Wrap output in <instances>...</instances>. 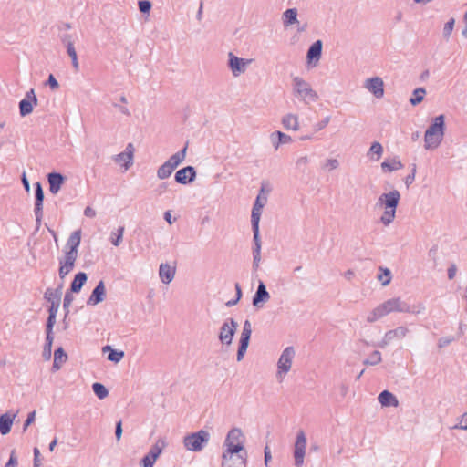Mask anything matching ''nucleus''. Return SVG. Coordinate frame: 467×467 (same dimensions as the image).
Returning a JSON list of instances; mask_svg holds the SVG:
<instances>
[{
	"label": "nucleus",
	"mask_w": 467,
	"mask_h": 467,
	"mask_svg": "<svg viewBox=\"0 0 467 467\" xmlns=\"http://www.w3.org/2000/svg\"><path fill=\"white\" fill-rule=\"evenodd\" d=\"M425 310L426 306L422 302L410 305L406 301L402 300L401 297H392L372 309L367 316L366 320L368 323H374L394 312L420 315L424 313Z\"/></svg>",
	"instance_id": "f257e3e1"
},
{
	"label": "nucleus",
	"mask_w": 467,
	"mask_h": 467,
	"mask_svg": "<svg viewBox=\"0 0 467 467\" xmlns=\"http://www.w3.org/2000/svg\"><path fill=\"white\" fill-rule=\"evenodd\" d=\"M80 240L81 230H76L67 241L63 249L64 255L59 259L58 275L62 280L74 269Z\"/></svg>",
	"instance_id": "f03ea898"
},
{
	"label": "nucleus",
	"mask_w": 467,
	"mask_h": 467,
	"mask_svg": "<svg viewBox=\"0 0 467 467\" xmlns=\"http://www.w3.org/2000/svg\"><path fill=\"white\" fill-rule=\"evenodd\" d=\"M400 200V193L398 190L383 192L379 196L375 208L383 212L379 221L384 226H389L394 222Z\"/></svg>",
	"instance_id": "7ed1b4c3"
},
{
	"label": "nucleus",
	"mask_w": 467,
	"mask_h": 467,
	"mask_svg": "<svg viewBox=\"0 0 467 467\" xmlns=\"http://www.w3.org/2000/svg\"><path fill=\"white\" fill-rule=\"evenodd\" d=\"M291 91L292 95L305 105L315 103L319 99L312 85L297 75H291Z\"/></svg>",
	"instance_id": "20e7f679"
},
{
	"label": "nucleus",
	"mask_w": 467,
	"mask_h": 467,
	"mask_svg": "<svg viewBox=\"0 0 467 467\" xmlns=\"http://www.w3.org/2000/svg\"><path fill=\"white\" fill-rule=\"evenodd\" d=\"M445 132V118L439 115L429 126L424 135V148L426 150L437 149L443 140Z\"/></svg>",
	"instance_id": "39448f33"
},
{
	"label": "nucleus",
	"mask_w": 467,
	"mask_h": 467,
	"mask_svg": "<svg viewBox=\"0 0 467 467\" xmlns=\"http://www.w3.org/2000/svg\"><path fill=\"white\" fill-rule=\"evenodd\" d=\"M243 431L239 428H233L226 435L223 442V454L241 455L240 452L244 451L243 445Z\"/></svg>",
	"instance_id": "423d86ee"
},
{
	"label": "nucleus",
	"mask_w": 467,
	"mask_h": 467,
	"mask_svg": "<svg viewBox=\"0 0 467 467\" xmlns=\"http://www.w3.org/2000/svg\"><path fill=\"white\" fill-rule=\"evenodd\" d=\"M211 435L206 430H200L190 433L183 438V445L191 451H201L209 442Z\"/></svg>",
	"instance_id": "0eeeda50"
},
{
	"label": "nucleus",
	"mask_w": 467,
	"mask_h": 467,
	"mask_svg": "<svg viewBox=\"0 0 467 467\" xmlns=\"http://www.w3.org/2000/svg\"><path fill=\"white\" fill-rule=\"evenodd\" d=\"M296 356V351L293 347H286L281 353L277 361L276 379L282 382L290 371L292 363Z\"/></svg>",
	"instance_id": "6e6552de"
},
{
	"label": "nucleus",
	"mask_w": 467,
	"mask_h": 467,
	"mask_svg": "<svg viewBox=\"0 0 467 467\" xmlns=\"http://www.w3.org/2000/svg\"><path fill=\"white\" fill-rule=\"evenodd\" d=\"M134 153V145L132 143H129L122 152L114 155L112 159L117 165L123 168V170L126 171L133 165Z\"/></svg>",
	"instance_id": "1a4fd4ad"
},
{
	"label": "nucleus",
	"mask_w": 467,
	"mask_h": 467,
	"mask_svg": "<svg viewBox=\"0 0 467 467\" xmlns=\"http://www.w3.org/2000/svg\"><path fill=\"white\" fill-rule=\"evenodd\" d=\"M251 62V59L240 58L237 56H235L233 52L228 53L227 65L231 73L235 78L245 73Z\"/></svg>",
	"instance_id": "9d476101"
},
{
	"label": "nucleus",
	"mask_w": 467,
	"mask_h": 467,
	"mask_svg": "<svg viewBox=\"0 0 467 467\" xmlns=\"http://www.w3.org/2000/svg\"><path fill=\"white\" fill-rule=\"evenodd\" d=\"M306 448V437L303 430L298 431L294 448L295 464L296 467H302Z\"/></svg>",
	"instance_id": "9b49d317"
},
{
	"label": "nucleus",
	"mask_w": 467,
	"mask_h": 467,
	"mask_svg": "<svg viewBox=\"0 0 467 467\" xmlns=\"http://www.w3.org/2000/svg\"><path fill=\"white\" fill-rule=\"evenodd\" d=\"M238 323L234 319L230 318L225 321L219 332V340L222 344L230 346L233 342V338L237 330Z\"/></svg>",
	"instance_id": "f8f14e48"
},
{
	"label": "nucleus",
	"mask_w": 467,
	"mask_h": 467,
	"mask_svg": "<svg viewBox=\"0 0 467 467\" xmlns=\"http://www.w3.org/2000/svg\"><path fill=\"white\" fill-rule=\"evenodd\" d=\"M252 335V325L251 322L247 319L244 321L243 326V330L240 336L239 348L237 351V361H241L244 354L248 348L250 337Z\"/></svg>",
	"instance_id": "ddd939ff"
},
{
	"label": "nucleus",
	"mask_w": 467,
	"mask_h": 467,
	"mask_svg": "<svg viewBox=\"0 0 467 467\" xmlns=\"http://www.w3.org/2000/svg\"><path fill=\"white\" fill-rule=\"evenodd\" d=\"M35 187V208L34 213L36 216V228L38 229L42 219H43V202H44V191L42 184L37 182L34 184Z\"/></svg>",
	"instance_id": "4468645a"
},
{
	"label": "nucleus",
	"mask_w": 467,
	"mask_h": 467,
	"mask_svg": "<svg viewBox=\"0 0 467 467\" xmlns=\"http://www.w3.org/2000/svg\"><path fill=\"white\" fill-rule=\"evenodd\" d=\"M409 333V329L406 327L400 326L394 329L389 330L385 333L381 341L378 343V347L384 348L394 340H401Z\"/></svg>",
	"instance_id": "2eb2a0df"
},
{
	"label": "nucleus",
	"mask_w": 467,
	"mask_h": 467,
	"mask_svg": "<svg viewBox=\"0 0 467 467\" xmlns=\"http://www.w3.org/2000/svg\"><path fill=\"white\" fill-rule=\"evenodd\" d=\"M37 98L35 95V91L31 88L26 93L25 98L19 102V113L21 117H26L32 113L34 106L37 105Z\"/></svg>",
	"instance_id": "dca6fc26"
},
{
	"label": "nucleus",
	"mask_w": 467,
	"mask_h": 467,
	"mask_svg": "<svg viewBox=\"0 0 467 467\" xmlns=\"http://www.w3.org/2000/svg\"><path fill=\"white\" fill-rule=\"evenodd\" d=\"M364 88L377 99H381L384 96V82L379 77L367 78L364 81Z\"/></svg>",
	"instance_id": "f3484780"
},
{
	"label": "nucleus",
	"mask_w": 467,
	"mask_h": 467,
	"mask_svg": "<svg viewBox=\"0 0 467 467\" xmlns=\"http://www.w3.org/2000/svg\"><path fill=\"white\" fill-rule=\"evenodd\" d=\"M176 275V264L161 263L159 266V277L161 281L168 285L172 282Z\"/></svg>",
	"instance_id": "a211bd4d"
},
{
	"label": "nucleus",
	"mask_w": 467,
	"mask_h": 467,
	"mask_svg": "<svg viewBox=\"0 0 467 467\" xmlns=\"http://www.w3.org/2000/svg\"><path fill=\"white\" fill-rule=\"evenodd\" d=\"M247 456L244 455H227L222 454V467H246Z\"/></svg>",
	"instance_id": "6ab92c4d"
},
{
	"label": "nucleus",
	"mask_w": 467,
	"mask_h": 467,
	"mask_svg": "<svg viewBox=\"0 0 467 467\" xmlns=\"http://www.w3.org/2000/svg\"><path fill=\"white\" fill-rule=\"evenodd\" d=\"M270 300V294L263 281H259L257 290L253 297V306L255 308H262Z\"/></svg>",
	"instance_id": "aec40b11"
},
{
	"label": "nucleus",
	"mask_w": 467,
	"mask_h": 467,
	"mask_svg": "<svg viewBox=\"0 0 467 467\" xmlns=\"http://www.w3.org/2000/svg\"><path fill=\"white\" fill-rule=\"evenodd\" d=\"M322 46L323 44L321 40H317L310 46L306 54L308 66H311L313 67H317L321 58Z\"/></svg>",
	"instance_id": "412c9836"
},
{
	"label": "nucleus",
	"mask_w": 467,
	"mask_h": 467,
	"mask_svg": "<svg viewBox=\"0 0 467 467\" xmlns=\"http://www.w3.org/2000/svg\"><path fill=\"white\" fill-rule=\"evenodd\" d=\"M196 178V171L192 166H187L175 173V181L181 184L192 182Z\"/></svg>",
	"instance_id": "4be33fe9"
},
{
	"label": "nucleus",
	"mask_w": 467,
	"mask_h": 467,
	"mask_svg": "<svg viewBox=\"0 0 467 467\" xmlns=\"http://www.w3.org/2000/svg\"><path fill=\"white\" fill-rule=\"evenodd\" d=\"M66 177L59 172H50L47 174V181L49 183V191L53 194H57L63 183L65 182Z\"/></svg>",
	"instance_id": "5701e85b"
},
{
	"label": "nucleus",
	"mask_w": 467,
	"mask_h": 467,
	"mask_svg": "<svg viewBox=\"0 0 467 467\" xmlns=\"http://www.w3.org/2000/svg\"><path fill=\"white\" fill-rule=\"evenodd\" d=\"M281 123L285 130L297 131L300 130L299 117L295 113H286L281 119Z\"/></svg>",
	"instance_id": "b1692460"
},
{
	"label": "nucleus",
	"mask_w": 467,
	"mask_h": 467,
	"mask_svg": "<svg viewBox=\"0 0 467 467\" xmlns=\"http://www.w3.org/2000/svg\"><path fill=\"white\" fill-rule=\"evenodd\" d=\"M291 136L282 132L275 131L270 134V141L275 150H277L281 144H288L292 142Z\"/></svg>",
	"instance_id": "393cba45"
},
{
	"label": "nucleus",
	"mask_w": 467,
	"mask_h": 467,
	"mask_svg": "<svg viewBox=\"0 0 467 467\" xmlns=\"http://www.w3.org/2000/svg\"><path fill=\"white\" fill-rule=\"evenodd\" d=\"M61 41L67 47V54L72 59V65H73L74 68L76 70H78V57H77V52L74 47V44L71 40L70 36L67 35V34L63 35L61 36Z\"/></svg>",
	"instance_id": "a878e982"
},
{
	"label": "nucleus",
	"mask_w": 467,
	"mask_h": 467,
	"mask_svg": "<svg viewBox=\"0 0 467 467\" xmlns=\"http://www.w3.org/2000/svg\"><path fill=\"white\" fill-rule=\"evenodd\" d=\"M106 297V288L103 281H100L99 285L92 291V294L89 296V304L98 305L104 301Z\"/></svg>",
	"instance_id": "bb28decb"
},
{
	"label": "nucleus",
	"mask_w": 467,
	"mask_h": 467,
	"mask_svg": "<svg viewBox=\"0 0 467 467\" xmlns=\"http://www.w3.org/2000/svg\"><path fill=\"white\" fill-rule=\"evenodd\" d=\"M378 400H379V402L381 404V406L383 407H389V406H392V407H398L399 406V400L398 399L396 398L395 395H393L391 392H389V390H384L382 391L379 397H378Z\"/></svg>",
	"instance_id": "cd10ccee"
},
{
	"label": "nucleus",
	"mask_w": 467,
	"mask_h": 467,
	"mask_svg": "<svg viewBox=\"0 0 467 467\" xmlns=\"http://www.w3.org/2000/svg\"><path fill=\"white\" fill-rule=\"evenodd\" d=\"M67 360V355L63 348H57L54 352V361L52 365V371L56 372L59 370L62 365Z\"/></svg>",
	"instance_id": "c85d7f7f"
},
{
	"label": "nucleus",
	"mask_w": 467,
	"mask_h": 467,
	"mask_svg": "<svg viewBox=\"0 0 467 467\" xmlns=\"http://www.w3.org/2000/svg\"><path fill=\"white\" fill-rule=\"evenodd\" d=\"M265 202H266L265 198H264V200H262L260 195L257 196L255 202L254 204L253 210H252V214H251V223H259L262 209L265 206Z\"/></svg>",
	"instance_id": "c756f323"
},
{
	"label": "nucleus",
	"mask_w": 467,
	"mask_h": 467,
	"mask_svg": "<svg viewBox=\"0 0 467 467\" xmlns=\"http://www.w3.org/2000/svg\"><path fill=\"white\" fill-rule=\"evenodd\" d=\"M88 280V275L84 272H79L75 275L73 281L70 284V292L78 293L84 286Z\"/></svg>",
	"instance_id": "7c9ffc66"
},
{
	"label": "nucleus",
	"mask_w": 467,
	"mask_h": 467,
	"mask_svg": "<svg viewBox=\"0 0 467 467\" xmlns=\"http://www.w3.org/2000/svg\"><path fill=\"white\" fill-rule=\"evenodd\" d=\"M15 415L5 413L0 416V433L6 435L10 432Z\"/></svg>",
	"instance_id": "2f4dec72"
},
{
	"label": "nucleus",
	"mask_w": 467,
	"mask_h": 467,
	"mask_svg": "<svg viewBox=\"0 0 467 467\" xmlns=\"http://www.w3.org/2000/svg\"><path fill=\"white\" fill-rule=\"evenodd\" d=\"M188 143L184 146L182 150L171 155L167 161L170 165L175 170L186 158Z\"/></svg>",
	"instance_id": "473e14b6"
},
{
	"label": "nucleus",
	"mask_w": 467,
	"mask_h": 467,
	"mask_svg": "<svg viewBox=\"0 0 467 467\" xmlns=\"http://www.w3.org/2000/svg\"><path fill=\"white\" fill-rule=\"evenodd\" d=\"M62 287H63V285L61 284L56 289L47 288L45 293V299L47 300L50 304L56 303V301L57 299V304H60L61 296H62Z\"/></svg>",
	"instance_id": "72a5a7b5"
},
{
	"label": "nucleus",
	"mask_w": 467,
	"mask_h": 467,
	"mask_svg": "<svg viewBox=\"0 0 467 467\" xmlns=\"http://www.w3.org/2000/svg\"><path fill=\"white\" fill-rule=\"evenodd\" d=\"M107 351H109L108 359L115 363H119L124 357V352L122 350L113 349L110 346H106L103 348V352Z\"/></svg>",
	"instance_id": "f704fd0d"
},
{
	"label": "nucleus",
	"mask_w": 467,
	"mask_h": 467,
	"mask_svg": "<svg viewBox=\"0 0 467 467\" xmlns=\"http://www.w3.org/2000/svg\"><path fill=\"white\" fill-rule=\"evenodd\" d=\"M174 171V169L172 168L170 163L165 161L162 165H161L157 170V177L160 180H164L169 178L172 172Z\"/></svg>",
	"instance_id": "c9c22d12"
},
{
	"label": "nucleus",
	"mask_w": 467,
	"mask_h": 467,
	"mask_svg": "<svg viewBox=\"0 0 467 467\" xmlns=\"http://www.w3.org/2000/svg\"><path fill=\"white\" fill-rule=\"evenodd\" d=\"M382 153H383L382 145L379 142L375 141L371 144L368 155L370 157L371 160L377 161L380 159Z\"/></svg>",
	"instance_id": "e433bc0d"
},
{
	"label": "nucleus",
	"mask_w": 467,
	"mask_h": 467,
	"mask_svg": "<svg viewBox=\"0 0 467 467\" xmlns=\"http://www.w3.org/2000/svg\"><path fill=\"white\" fill-rule=\"evenodd\" d=\"M403 164L400 161L392 159L391 161H385L381 163V168L386 171H394L401 169Z\"/></svg>",
	"instance_id": "4c0bfd02"
},
{
	"label": "nucleus",
	"mask_w": 467,
	"mask_h": 467,
	"mask_svg": "<svg viewBox=\"0 0 467 467\" xmlns=\"http://www.w3.org/2000/svg\"><path fill=\"white\" fill-rule=\"evenodd\" d=\"M92 389H93L95 395L99 400H104L109 396L108 389L101 383H99V382L93 383Z\"/></svg>",
	"instance_id": "58836bf2"
},
{
	"label": "nucleus",
	"mask_w": 467,
	"mask_h": 467,
	"mask_svg": "<svg viewBox=\"0 0 467 467\" xmlns=\"http://www.w3.org/2000/svg\"><path fill=\"white\" fill-rule=\"evenodd\" d=\"M426 90L424 88H418L413 91V96L410 98V102L411 105L416 106L423 101Z\"/></svg>",
	"instance_id": "ea45409f"
},
{
	"label": "nucleus",
	"mask_w": 467,
	"mask_h": 467,
	"mask_svg": "<svg viewBox=\"0 0 467 467\" xmlns=\"http://www.w3.org/2000/svg\"><path fill=\"white\" fill-rule=\"evenodd\" d=\"M166 443L163 440L159 439L154 445L151 446L150 451L148 453H150L151 457L158 459L160 454L161 453L162 450L165 448Z\"/></svg>",
	"instance_id": "a19ab883"
},
{
	"label": "nucleus",
	"mask_w": 467,
	"mask_h": 467,
	"mask_svg": "<svg viewBox=\"0 0 467 467\" xmlns=\"http://www.w3.org/2000/svg\"><path fill=\"white\" fill-rule=\"evenodd\" d=\"M54 337L46 336V343L44 345L42 356L45 360H49L52 354V344Z\"/></svg>",
	"instance_id": "79ce46f5"
},
{
	"label": "nucleus",
	"mask_w": 467,
	"mask_h": 467,
	"mask_svg": "<svg viewBox=\"0 0 467 467\" xmlns=\"http://www.w3.org/2000/svg\"><path fill=\"white\" fill-rule=\"evenodd\" d=\"M382 358H381V354L379 351L378 350H375L373 351L370 356L366 358L363 363L364 365L366 366H375V365H378L381 362Z\"/></svg>",
	"instance_id": "37998d69"
},
{
	"label": "nucleus",
	"mask_w": 467,
	"mask_h": 467,
	"mask_svg": "<svg viewBox=\"0 0 467 467\" xmlns=\"http://www.w3.org/2000/svg\"><path fill=\"white\" fill-rule=\"evenodd\" d=\"M339 165H340V162L337 159L327 158L325 160V161L322 165V169L326 171H331L338 169Z\"/></svg>",
	"instance_id": "c03bdc74"
},
{
	"label": "nucleus",
	"mask_w": 467,
	"mask_h": 467,
	"mask_svg": "<svg viewBox=\"0 0 467 467\" xmlns=\"http://www.w3.org/2000/svg\"><path fill=\"white\" fill-rule=\"evenodd\" d=\"M124 230L125 229L123 226H119L117 229V233H114V232L111 233L110 241L114 246H119L122 243Z\"/></svg>",
	"instance_id": "a18cd8bd"
},
{
	"label": "nucleus",
	"mask_w": 467,
	"mask_h": 467,
	"mask_svg": "<svg viewBox=\"0 0 467 467\" xmlns=\"http://www.w3.org/2000/svg\"><path fill=\"white\" fill-rule=\"evenodd\" d=\"M254 246L253 251H261V240L259 235V223H252Z\"/></svg>",
	"instance_id": "49530a36"
},
{
	"label": "nucleus",
	"mask_w": 467,
	"mask_h": 467,
	"mask_svg": "<svg viewBox=\"0 0 467 467\" xmlns=\"http://www.w3.org/2000/svg\"><path fill=\"white\" fill-rule=\"evenodd\" d=\"M285 24L289 26L293 24L296 20V9H288L285 11Z\"/></svg>",
	"instance_id": "de8ad7c7"
},
{
	"label": "nucleus",
	"mask_w": 467,
	"mask_h": 467,
	"mask_svg": "<svg viewBox=\"0 0 467 467\" xmlns=\"http://www.w3.org/2000/svg\"><path fill=\"white\" fill-rule=\"evenodd\" d=\"M56 324V317L48 315L46 324V336L53 337V327Z\"/></svg>",
	"instance_id": "09e8293b"
},
{
	"label": "nucleus",
	"mask_w": 467,
	"mask_h": 467,
	"mask_svg": "<svg viewBox=\"0 0 467 467\" xmlns=\"http://www.w3.org/2000/svg\"><path fill=\"white\" fill-rule=\"evenodd\" d=\"M310 160L307 155L300 156L296 161V167L298 170H304L309 163Z\"/></svg>",
	"instance_id": "8fccbe9b"
},
{
	"label": "nucleus",
	"mask_w": 467,
	"mask_h": 467,
	"mask_svg": "<svg viewBox=\"0 0 467 467\" xmlns=\"http://www.w3.org/2000/svg\"><path fill=\"white\" fill-rule=\"evenodd\" d=\"M379 281L381 282L382 285H388L390 283L391 276L389 269H384L383 274L378 275Z\"/></svg>",
	"instance_id": "3c124183"
},
{
	"label": "nucleus",
	"mask_w": 467,
	"mask_h": 467,
	"mask_svg": "<svg viewBox=\"0 0 467 467\" xmlns=\"http://www.w3.org/2000/svg\"><path fill=\"white\" fill-rule=\"evenodd\" d=\"M452 429L467 431V411L459 419V423L454 425Z\"/></svg>",
	"instance_id": "603ef678"
},
{
	"label": "nucleus",
	"mask_w": 467,
	"mask_h": 467,
	"mask_svg": "<svg viewBox=\"0 0 467 467\" xmlns=\"http://www.w3.org/2000/svg\"><path fill=\"white\" fill-rule=\"evenodd\" d=\"M157 459L152 458L150 453H147L141 460L140 463L143 467H153Z\"/></svg>",
	"instance_id": "864d4df0"
},
{
	"label": "nucleus",
	"mask_w": 467,
	"mask_h": 467,
	"mask_svg": "<svg viewBox=\"0 0 467 467\" xmlns=\"http://www.w3.org/2000/svg\"><path fill=\"white\" fill-rule=\"evenodd\" d=\"M329 121H330V117L329 116L325 117L322 120H320L319 122H317L314 125V130L317 132L322 130L323 129H325L327 126Z\"/></svg>",
	"instance_id": "5fc2aeb1"
},
{
	"label": "nucleus",
	"mask_w": 467,
	"mask_h": 467,
	"mask_svg": "<svg viewBox=\"0 0 467 467\" xmlns=\"http://www.w3.org/2000/svg\"><path fill=\"white\" fill-rule=\"evenodd\" d=\"M46 85L49 86L52 90H57L59 88V84L53 74L48 76Z\"/></svg>",
	"instance_id": "6e6d98bb"
},
{
	"label": "nucleus",
	"mask_w": 467,
	"mask_h": 467,
	"mask_svg": "<svg viewBox=\"0 0 467 467\" xmlns=\"http://www.w3.org/2000/svg\"><path fill=\"white\" fill-rule=\"evenodd\" d=\"M16 465H17V457L16 454V451L12 450L10 452L9 460L5 463V467H16Z\"/></svg>",
	"instance_id": "4d7b16f0"
},
{
	"label": "nucleus",
	"mask_w": 467,
	"mask_h": 467,
	"mask_svg": "<svg viewBox=\"0 0 467 467\" xmlns=\"http://www.w3.org/2000/svg\"><path fill=\"white\" fill-rule=\"evenodd\" d=\"M261 261V251H253V268L257 270Z\"/></svg>",
	"instance_id": "13d9d810"
},
{
	"label": "nucleus",
	"mask_w": 467,
	"mask_h": 467,
	"mask_svg": "<svg viewBox=\"0 0 467 467\" xmlns=\"http://www.w3.org/2000/svg\"><path fill=\"white\" fill-rule=\"evenodd\" d=\"M72 293L73 292H70V290L67 291L66 295H65V297H64V302H63V307L64 309H67L70 306V304L72 303L73 301V296H72Z\"/></svg>",
	"instance_id": "bf43d9fd"
},
{
	"label": "nucleus",
	"mask_w": 467,
	"mask_h": 467,
	"mask_svg": "<svg viewBox=\"0 0 467 467\" xmlns=\"http://www.w3.org/2000/svg\"><path fill=\"white\" fill-rule=\"evenodd\" d=\"M151 4L150 1L142 0L139 2V8L142 13H148L150 10Z\"/></svg>",
	"instance_id": "052dcab7"
},
{
	"label": "nucleus",
	"mask_w": 467,
	"mask_h": 467,
	"mask_svg": "<svg viewBox=\"0 0 467 467\" xmlns=\"http://www.w3.org/2000/svg\"><path fill=\"white\" fill-rule=\"evenodd\" d=\"M415 173H416V165H413L411 173L409 174L405 178V180H404V182H405L407 187H409L414 182V180H415Z\"/></svg>",
	"instance_id": "680f3d73"
},
{
	"label": "nucleus",
	"mask_w": 467,
	"mask_h": 467,
	"mask_svg": "<svg viewBox=\"0 0 467 467\" xmlns=\"http://www.w3.org/2000/svg\"><path fill=\"white\" fill-rule=\"evenodd\" d=\"M168 190V183L167 182H161L160 183L154 190V192L157 195H161Z\"/></svg>",
	"instance_id": "e2e57ef3"
},
{
	"label": "nucleus",
	"mask_w": 467,
	"mask_h": 467,
	"mask_svg": "<svg viewBox=\"0 0 467 467\" xmlns=\"http://www.w3.org/2000/svg\"><path fill=\"white\" fill-rule=\"evenodd\" d=\"M35 418H36V411L34 410V411L30 412V413L27 415V418H26V420H25V422H24V426H23L24 431H25V430H26V428H27L31 423H33V422H34Z\"/></svg>",
	"instance_id": "0e129e2a"
},
{
	"label": "nucleus",
	"mask_w": 467,
	"mask_h": 467,
	"mask_svg": "<svg viewBox=\"0 0 467 467\" xmlns=\"http://www.w3.org/2000/svg\"><path fill=\"white\" fill-rule=\"evenodd\" d=\"M453 341V337H445L439 339L438 346L439 348H444L451 344Z\"/></svg>",
	"instance_id": "69168bd1"
},
{
	"label": "nucleus",
	"mask_w": 467,
	"mask_h": 467,
	"mask_svg": "<svg viewBox=\"0 0 467 467\" xmlns=\"http://www.w3.org/2000/svg\"><path fill=\"white\" fill-rule=\"evenodd\" d=\"M34 467H40V451L36 447L34 448Z\"/></svg>",
	"instance_id": "338daca9"
},
{
	"label": "nucleus",
	"mask_w": 467,
	"mask_h": 467,
	"mask_svg": "<svg viewBox=\"0 0 467 467\" xmlns=\"http://www.w3.org/2000/svg\"><path fill=\"white\" fill-rule=\"evenodd\" d=\"M59 306H60V304H57V300L56 301V303L50 304V306H49V309H48L49 315L56 317L57 313V310L59 308Z\"/></svg>",
	"instance_id": "774afa93"
}]
</instances>
